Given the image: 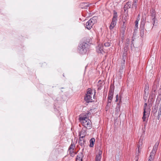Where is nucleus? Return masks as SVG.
Listing matches in <instances>:
<instances>
[{"label":"nucleus","mask_w":161,"mask_h":161,"mask_svg":"<svg viewBox=\"0 0 161 161\" xmlns=\"http://www.w3.org/2000/svg\"><path fill=\"white\" fill-rule=\"evenodd\" d=\"M89 6L86 3H81L80 4V7L81 8L86 9Z\"/></svg>","instance_id":"dca6fc26"},{"label":"nucleus","mask_w":161,"mask_h":161,"mask_svg":"<svg viewBox=\"0 0 161 161\" xmlns=\"http://www.w3.org/2000/svg\"><path fill=\"white\" fill-rule=\"evenodd\" d=\"M119 100V98H118V95L117 94L116 96V100H115V101L116 102H117Z\"/></svg>","instance_id":"4c0bfd02"},{"label":"nucleus","mask_w":161,"mask_h":161,"mask_svg":"<svg viewBox=\"0 0 161 161\" xmlns=\"http://www.w3.org/2000/svg\"><path fill=\"white\" fill-rule=\"evenodd\" d=\"M102 81L101 80H99L98 82V86H100L102 84Z\"/></svg>","instance_id":"72a5a7b5"},{"label":"nucleus","mask_w":161,"mask_h":161,"mask_svg":"<svg viewBox=\"0 0 161 161\" xmlns=\"http://www.w3.org/2000/svg\"><path fill=\"white\" fill-rule=\"evenodd\" d=\"M161 115V112H158V115L157 116V119L158 120H159L160 117V116Z\"/></svg>","instance_id":"2f4dec72"},{"label":"nucleus","mask_w":161,"mask_h":161,"mask_svg":"<svg viewBox=\"0 0 161 161\" xmlns=\"http://www.w3.org/2000/svg\"><path fill=\"white\" fill-rule=\"evenodd\" d=\"M138 21L136 20L135 21V27H138Z\"/></svg>","instance_id":"e433bc0d"},{"label":"nucleus","mask_w":161,"mask_h":161,"mask_svg":"<svg viewBox=\"0 0 161 161\" xmlns=\"http://www.w3.org/2000/svg\"><path fill=\"white\" fill-rule=\"evenodd\" d=\"M156 151L154 150H152L150 153V156L153 157L154 158V156L156 153Z\"/></svg>","instance_id":"4be33fe9"},{"label":"nucleus","mask_w":161,"mask_h":161,"mask_svg":"<svg viewBox=\"0 0 161 161\" xmlns=\"http://www.w3.org/2000/svg\"><path fill=\"white\" fill-rule=\"evenodd\" d=\"M78 142L79 144L82 147H83V148L84 147L86 146V140L84 139V138H82L81 137H80L79 139Z\"/></svg>","instance_id":"1a4fd4ad"},{"label":"nucleus","mask_w":161,"mask_h":161,"mask_svg":"<svg viewBox=\"0 0 161 161\" xmlns=\"http://www.w3.org/2000/svg\"><path fill=\"white\" fill-rule=\"evenodd\" d=\"M126 55H127V52H124L123 54V62H124V64H125V59L126 58Z\"/></svg>","instance_id":"5701e85b"},{"label":"nucleus","mask_w":161,"mask_h":161,"mask_svg":"<svg viewBox=\"0 0 161 161\" xmlns=\"http://www.w3.org/2000/svg\"><path fill=\"white\" fill-rule=\"evenodd\" d=\"M110 45V42H107L104 43V46L105 47H108Z\"/></svg>","instance_id":"a878e982"},{"label":"nucleus","mask_w":161,"mask_h":161,"mask_svg":"<svg viewBox=\"0 0 161 161\" xmlns=\"http://www.w3.org/2000/svg\"><path fill=\"white\" fill-rule=\"evenodd\" d=\"M69 154L70 155V156L72 157H74L75 156V154H76L74 152V151H72V152H69Z\"/></svg>","instance_id":"c756f323"},{"label":"nucleus","mask_w":161,"mask_h":161,"mask_svg":"<svg viewBox=\"0 0 161 161\" xmlns=\"http://www.w3.org/2000/svg\"><path fill=\"white\" fill-rule=\"evenodd\" d=\"M86 133V128H82L81 131L79 132V135L81 138H84Z\"/></svg>","instance_id":"9b49d317"},{"label":"nucleus","mask_w":161,"mask_h":161,"mask_svg":"<svg viewBox=\"0 0 161 161\" xmlns=\"http://www.w3.org/2000/svg\"><path fill=\"white\" fill-rule=\"evenodd\" d=\"M95 94H94L93 95V96H94L93 97H94V96H95Z\"/></svg>","instance_id":"49530a36"},{"label":"nucleus","mask_w":161,"mask_h":161,"mask_svg":"<svg viewBox=\"0 0 161 161\" xmlns=\"http://www.w3.org/2000/svg\"><path fill=\"white\" fill-rule=\"evenodd\" d=\"M156 90H157L156 86L155 85L153 86V87H152V90L151 91L156 93L157 92Z\"/></svg>","instance_id":"393cba45"},{"label":"nucleus","mask_w":161,"mask_h":161,"mask_svg":"<svg viewBox=\"0 0 161 161\" xmlns=\"http://www.w3.org/2000/svg\"><path fill=\"white\" fill-rule=\"evenodd\" d=\"M158 112H161V107H159V109L158 110Z\"/></svg>","instance_id":"a19ab883"},{"label":"nucleus","mask_w":161,"mask_h":161,"mask_svg":"<svg viewBox=\"0 0 161 161\" xmlns=\"http://www.w3.org/2000/svg\"><path fill=\"white\" fill-rule=\"evenodd\" d=\"M79 120L82 125L85 128L89 129L91 128V122L86 116H80L79 118Z\"/></svg>","instance_id":"f257e3e1"},{"label":"nucleus","mask_w":161,"mask_h":161,"mask_svg":"<svg viewBox=\"0 0 161 161\" xmlns=\"http://www.w3.org/2000/svg\"><path fill=\"white\" fill-rule=\"evenodd\" d=\"M114 88L113 87L111 86L109 90L108 96V100L112 101L113 98L114 93Z\"/></svg>","instance_id":"0eeeda50"},{"label":"nucleus","mask_w":161,"mask_h":161,"mask_svg":"<svg viewBox=\"0 0 161 161\" xmlns=\"http://www.w3.org/2000/svg\"><path fill=\"white\" fill-rule=\"evenodd\" d=\"M143 27H144V22H143Z\"/></svg>","instance_id":"c03bdc74"},{"label":"nucleus","mask_w":161,"mask_h":161,"mask_svg":"<svg viewBox=\"0 0 161 161\" xmlns=\"http://www.w3.org/2000/svg\"><path fill=\"white\" fill-rule=\"evenodd\" d=\"M117 107L118 108H117V107L116 108V109H117V110H118L119 109V104H118Z\"/></svg>","instance_id":"ea45409f"},{"label":"nucleus","mask_w":161,"mask_h":161,"mask_svg":"<svg viewBox=\"0 0 161 161\" xmlns=\"http://www.w3.org/2000/svg\"><path fill=\"white\" fill-rule=\"evenodd\" d=\"M149 92V86L148 84L145 85L144 87V93L143 94V98L145 102H146Z\"/></svg>","instance_id":"423d86ee"},{"label":"nucleus","mask_w":161,"mask_h":161,"mask_svg":"<svg viewBox=\"0 0 161 161\" xmlns=\"http://www.w3.org/2000/svg\"><path fill=\"white\" fill-rule=\"evenodd\" d=\"M124 65H122L120 68L119 69V72L120 73H122L123 72V69H124Z\"/></svg>","instance_id":"c85d7f7f"},{"label":"nucleus","mask_w":161,"mask_h":161,"mask_svg":"<svg viewBox=\"0 0 161 161\" xmlns=\"http://www.w3.org/2000/svg\"><path fill=\"white\" fill-rule=\"evenodd\" d=\"M156 95V93L151 91L150 94V97H154Z\"/></svg>","instance_id":"b1692460"},{"label":"nucleus","mask_w":161,"mask_h":161,"mask_svg":"<svg viewBox=\"0 0 161 161\" xmlns=\"http://www.w3.org/2000/svg\"><path fill=\"white\" fill-rule=\"evenodd\" d=\"M93 93L92 90L90 88L87 90L86 94L85 96L84 99L85 101L87 103L92 102V95Z\"/></svg>","instance_id":"20e7f679"},{"label":"nucleus","mask_w":161,"mask_h":161,"mask_svg":"<svg viewBox=\"0 0 161 161\" xmlns=\"http://www.w3.org/2000/svg\"><path fill=\"white\" fill-rule=\"evenodd\" d=\"M97 51L99 53H102L103 52H104L103 50V46L99 47L98 46L97 48Z\"/></svg>","instance_id":"6ab92c4d"},{"label":"nucleus","mask_w":161,"mask_h":161,"mask_svg":"<svg viewBox=\"0 0 161 161\" xmlns=\"http://www.w3.org/2000/svg\"><path fill=\"white\" fill-rule=\"evenodd\" d=\"M75 145L74 142H73L72 141V143L70 146L69 147L68 149V151L69 152H72V151L74 150V149L75 148Z\"/></svg>","instance_id":"4468645a"},{"label":"nucleus","mask_w":161,"mask_h":161,"mask_svg":"<svg viewBox=\"0 0 161 161\" xmlns=\"http://www.w3.org/2000/svg\"><path fill=\"white\" fill-rule=\"evenodd\" d=\"M97 16L93 17L90 19L86 23L85 27L88 30L91 29L93 25L97 22Z\"/></svg>","instance_id":"7ed1b4c3"},{"label":"nucleus","mask_w":161,"mask_h":161,"mask_svg":"<svg viewBox=\"0 0 161 161\" xmlns=\"http://www.w3.org/2000/svg\"><path fill=\"white\" fill-rule=\"evenodd\" d=\"M152 17H153L152 20L153 22V25H154L155 22L156 20L155 16L154 14H153L152 15Z\"/></svg>","instance_id":"cd10ccee"},{"label":"nucleus","mask_w":161,"mask_h":161,"mask_svg":"<svg viewBox=\"0 0 161 161\" xmlns=\"http://www.w3.org/2000/svg\"><path fill=\"white\" fill-rule=\"evenodd\" d=\"M120 101H121V99H120L119 102H120Z\"/></svg>","instance_id":"de8ad7c7"},{"label":"nucleus","mask_w":161,"mask_h":161,"mask_svg":"<svg viewBox=\"0 0 161 161\" xmlns=\"http://www.w3.org/2000/svg\"><path fill=\"white\" fill-rule=\"evenodd\" d=\"M140 33L141 36H143L144 34V30L142 29L140 31Z\"/></svg>","instance_id":"473e14b6"},{"label":"nucleus","mask_w":161,"mask_h":161,"mask_svg":"<svg viewBox=\"0 0 161 161\" xmlns=\"http://www.w3.org/2000/svg\"><path fill=\"white\" fill-rule=\"evenodd\" d=\"M150 112H147V111H144L143 115V116L142 118V119L143 121H145V119H146V115H148V116L149 114H150Z\"/></svg>","instance_id":"a211bd4d"},{"label":"nucleus","mask_w":161,"mask_h":161,"mask_svg":"<svg viewBox=\"0 0 161 161\" xmlns=\"http://www.w3.org/2000/svg\"><path fill=\"white\" fill-rule=\"evenodd\" d=\"M89 47L88 44L86 43L83 42L80 44L78 48L79 53L81 54H85L89 48Z\"/></svg>","instance_id":"f03ea898"},{"label":"nucleus","mask_w":161,"mask_h":161,"mask_svg":"<svg viewBox=\"0 0 161 161\" xmlns=\"http://www.w3.org/2000/svg\"><path fill=\"white\" fill-rule=\"evenodd\" d=\"M98 90H99V89H100V88H98Z\"/></svg>","instance_id":"09e8293b"},{"label":"nucleus","mask_w":161,"mask_h":161,"mask_svg":"<svg viewBox=\"0 0 161 161\" xmlns=\"http://www.w3.org/2000/svg\"><path fill=\"white\" fill-rule=\"evenodd\" d=\"M159 144V143L158 142H157L155 143L153 150H154L155 151H156L157 150V148H158V146Z\"/></svg>","instance_id":"412c9836"},{"label":"nucleus","mask_w":161,"mask_h":161,"mask_svg":"<svg viewBox=\"0 0 161 161\" xmlns=\"http://www.w3.org/2000/svg\"><path fill=\"white\" fill-rule=\"evenodd\" d=\"M143 140L142 139H140L138 144H137V148L138 153L140 152V150L142 149V144Z\"/></svg>","instance_id":"ddd939ff"},{"label":"nucleus","mask_w":161,"mask_h":161,"mask_svg":"<svg viewBox=\"0 0 161 161\" xmlns=\"http://www.w3.org/2000/svg\"><path fill=\"white\" fill-rule=\"evenodd\" d=\"M102 152L101 150H99L96 155L95 161H101L102 158Z\"/></svg>","instance_id":"9d476101"},{"label":"nucleus","mask_w":161,"mask_h":161,"mask_svg":"<svg viewBox=\"0 0 161 161\" xmlns=\"http://www.w3.org/2000/svg\"><path fill=\"white\" fill-rule=\"evenodd\" d=\"M128 48V47L127 46H125V47H124V52H127V51Z\"/></svg>","instance_id":"f704fd0d"},{"label":"nucleus","mask_w":161,"mask_h":161,"mask_svg":"<svg viewBox=\"0 0 161 161\" xmlns=\"http://www.w3.org/2000/svg\"><path fill=\"white\" fill-rule=\"evenodd\" d=\"M148 161H152L151 160H150V159H148Z\"/></svg>","instance_id":"37998d69"},{"label":"nucleus","mask_w":161,"mask_h":161,"mask_svg":"<svg viewBox=\"0 0 161 161\" xmlns=\"http://www.w3.org/2000/svg\"><path fill=\"white\" fill-rule=\"evenodd\" d=\"M132 4V3L131 2H128L127 3H126L125 5L124 8V10L125 11H126L127 10V12H126V17L127 19H128V18L127 17V16H128V9L130 8H131V4Z\"/></svg>","instance_id":"6e6552de"},{"label":"nucleus","mask_w":161,"mask_h":161,"mask_svg":"<svg viewBox=\"0 0 161 161\" xmlns=\"http://www.w3.org/2000/svg\"><path fill=\"white\" fill-rule=\"evenodd\" d=\"M159 107H161V103L160 104V106H159Z\"/></svg>","instance_id":"a18cd8bd"},{"label":"nucleus","mask_w":161,"mask_h":161,"mask_svg":"<svg viewBox=\"0 0 161 161\" xmlns=\"http://www.w3.org/2000/svg\"><path fill=\"white\" fill-rule=\"evenodd\" d=\"M117 13L116 12H114L112 20L109 27V28L110 30L112 29L116 25V21L117 20Z\"/></svg>","instance_id":"39448f33"},{"label":"nucleus","mask_w":161,"mask_h":161,"mask_svg":"<svg viewBox=\"0 0 161 161\" xmlns=\"http://www.w3.org/2000/svg\"><path fill=\"white\" fill-rule=\"evenodd\" d=\"M150 26V28H151V24H150V25H149Z\"/></svg>","instance_id":"79ce46f5"},{"label":"nucleus","mask_w":161,"mask_h":161,"mask_svg":"<svg viewBox=\"0 0 161 161\" xmlns=\"http://www.w3.org/2000/svg\"><path fill=\"white\" fill-rule=\"evenodd\" d=\"M91 114V113L89 112H87V113H86V115H85L86 116H88L89 115H90Z\"/></svg>","instance_id":"58836bf2"},{"label":"nucleus","mask_w":161,"mask_h":161,"mask_svg":"<svg viewBox=\"0 0 161 161\" xmlns=\"http://www.w3.org/2000/svg\"><path fill=\"white\" fill-rule=\"evenodd\" d=\"M111 101L108 100V103L107 104V106L108 107H109L110 105H111Z\"/></svg>","instance_id":"7c9ffc66"},{"label":"nucleus","mask_w":161,"mask_h":161,"mask_svg":"<svg viewBox=\"0 0 161 161\" xmlns=\"http://www.w3.org/2000/svg\"><path fill=\"white\" fill-rule=\"evenodd\" d=\"M126 20H124V19L123 21V25L121 27V31H122L123 32V33H124L126 27Z\"/></svg>","instance_id":"2eb2a0df"},{"label":"nucleus","mask_w":161,"mask_h":161,"mask_svg":"<svg viewBox=\"0 0 161 161\" xmlns=\"http://www.w3.org/2000/svg\"><path fill=\"white\" fill-rule=\"evenodd\" d=\"M147 103H145L144 104V108L143 110L144 111H147V112H150V109L149 108H147Z\"/></svg>","instance_id":"aec40b11"},{"label":"nucleus","mask_w":161,"mask_h":161,"mask_svg":"<svg viewBox=\"0 0 161 161\" xmlns=\"http://www.w3.org/2000/svg\"><path fill=\"white\" fill-rule=\"evenodd\" d=\"M84 155L82 153H79L76 158V161H83L82 159Z\"/></svg>","instance_id":"f8f14e48"},{"label":"nucleus","mask_w":161,"mask_h":161,"mask_svg":"<svg viewBox=\"0 0 161 161\" xmlns=\"http://www.w3.org/2000/svg\"><path fill=\"white\" fill-rule=\"evenodd\" d=\"M95 139L94 138H92L90 140L89 146L91 147H93L94 146Z\"/></svg>","instance_id":"f3484780"},{"label":"nucleus","mask_w":161,"mask_h":161,"mask_svg":"<svg viewBox=\"0 0 161 161\" xmlns=\"http://www.w3.org/2000/svg\"><path fill=\"white\" fill-rule=\"evenodd\" d=\"M136 1L137 0H134L132 5V6L135 7L136 8H137Z\"/></svg>","instance_id":"bb28decb"},{"label":"nucleus","mask_w":161,"mask_h":161,"mask_svg":"<svg viewBox=\"0 0 161 161\" xmlns=\"http://www.w3.org/2000/svg\"><path fill=\"white\" fill-rule=\"evenodd\" d=\"M154 158L150 156L148 157V159H150L152 161H153L154 159Z\"/></svg>","instance_id":"c9c22d12"}]
</instances>
